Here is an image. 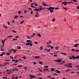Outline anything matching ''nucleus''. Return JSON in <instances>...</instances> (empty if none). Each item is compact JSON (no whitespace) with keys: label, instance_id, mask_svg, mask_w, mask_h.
Returning <instances> with one entry per match:
<instances>
[{"label":"nucleus","instance_id":"nucleus-54","mask_svg":"<svg viewBox=\"0 0 79 79\" xmlns=\"http://www.w3.org/2000/svg\"><path fill=\"white\" fill-rule=\"evenodd\" d=\"M44 6H47V4H44Z\"/></svg>","mask_w":79,"mask_h":79},{"label":"nucleus","instance_id":"nucleus-23","mask_svg":"<svg viewBox=\"0 0 79 79\" xmlns=\"http://www.w3.org/2000/svg\"><path fill=\"white\" fill-rule=\"evenodd\" d=\"M42 75V74L40 73H38L37 74V76H41Z\"/></svg>","mask_w":79,"mask_h":79},{"label":"nucleus","instance_id":"nucleus-34","mask_svg":"<svg viewBox=\"0 0 79 79\" xmlns=\"http://www.w3.org/2000/svg\"><path fill=\"white\" fill-rule=\"evenodd\" d=\"M8 37H13V36L12 35H9L8 36Z\"/></svg>","mask_w":79,"mask_h":79},{"label":"nucleus","instance_id":"nucleus-53","mask_svg":"<svg viewBox=\"0 0 79 79\" xmlns=\"http://www.w3.org/2000/svg\"><path fill=\"white\" fill-rule=\"evenodd\" d=\"M38 10H42V8H40Z\"/></svg>","mask_w":79,"mask_h":79},{"label":"nucleus","instance_id":"nucleus-58","mask_svg":"<svg viewBox=\"0 0 79 79\" xmlns=\"http://www.w3.org/2000/svg\"><path fill=\"white\" fill-rule=\"evenodd\" d=\"M24 11H25L24 13H26V12H27V10H24Z\"/></svg>","mask_w":79,"mask_h":79},{"label":"nucleus","instance_id":"nucleus-35","mask_svg":"<svg viewBox=\"0 0 79 79\" xmlns=\"http://www.w3.org/2000/svg\"><path fill=\"white\" fill-rule=\"evenodd\" d=\"M34 5L35 6H37V4H36L35 2H34Z\"/></svg>","mask_w":79,"mask_h":79},{"label":"nucleus","instance_id":"nucleus-8","mask_svg":"<svg viewBox=\"0 0 79 79\" xmlns=\"http://www.w3.org/2000/svg\"><path fill=\"white\" fill-rule=\"evenodd\" d=\"M49 42L47 43H46L47 44H50L51 43H52V42L50 41V40H48Z\"/></svg>","mask_w":79,"mask_h":79},{"label":"nucleus","instance_id":"nucleus-21","mask_svg":"<svg viewBox=\"0 0 79 79\" xmlns=\"http://www.w3.org/2000/svg\"><path fill=\"white\" fill-rule=\"evenodd\" d=\"M12 70L13 72L15 71H16V68H14V69H12Z\"/></svg>","mask_w":79,"mask_h":79},{"label":"nucleus","instance_id":"nucleus-61","mask_svg":"<svg viewBox=\"0 0 79 79\" xmlns=\"http://www.w3.org/2000/svg\"><path fill=\"white\" fill-rule=\"evenodd\" d=\"M0 56H3V54L2 53L1 54H0Z\"/></svg>","mask_w":79,"mask_h":79},{"label":"nucleus","instance_id":"nucleus-62","mask_svg":"<svg viewBox=\"0 0 79 79\" xmlns=\"http://www.w3.org/2000/svg\"><path fill=\"white\" fill-rule=\"evenodd\" d=\"M77 9H78V10H79V5L77 6Z\"/></svg>","mask_w":79,"mask_h":79},{"label":"nucleus","instance_id":"nucleus-24","mask_svg":"<svg viewBox=\"0 0 79 79\" xmlns=\"http://www.w3.org/2000/svg\"><path fill=\"white\" fill-rule=\"evenodd\" d=\"M24 22V20H23L20 22V24H23Z\"/></svg>","mask_w":79,"mask_h":79},{"label":"nucleus","instance_id":"nucleus-47","mask_svg":"<svg viewBox=\"0 0 79 79\" xmlns=\"http://www.w3.org/2000/svg\"><path fill=\"white\" fill-rule=\"evenodd\" d=\"M10 58L12 59H13V57H12L11 56H10Z\"/></svg>","mask_w":79,"mask_h":79},{"label":"nucleus","instance_id":"nucleus-30","mask_svg":"<svg viewBox=\"0 0 79 79\" xmlns=\"http://www.w3.org/2000/svg\"><path fill=\"white\" fill-rule=\"evenodd\" d=\"M34 10H35V11H38V10H39V9H34Z\"/></svg>","mask_w":79,"mask_h":79},{"label":"nucleus","instance_id":"nucleus-9","mask_svg":"<svg viewBox=\"0 0 79 79\" xmlns=\"http://www.w3.org/2000/svg\"><path fill=\"white\" fill-rule=\"evenodd\" d=\"M30 44V43H29V42H28L26 44V45H27V46H28Z\"/></svg>","mask_w":79,"mask_h":79},{"label":"nucleus","instance_id":"nucleus-14","mask_svg":"<svg viewBox=\"0 0 79 79\" xmlns=\"http://www.w3.org/2000/svg\"><path fill=\"white\" fill-rule=\"evenodd\" d=\"M39 64H43V62H41L40 61H39Z\"/></svg>","mask_w":79,"mask_h":79},{"label":"nucleus","instance_id":"nucleus-36","mask_svg":"<svg viewBox=\"0 0 79 79\" xmlns=\"http://www.w3.org/2000/svg\"><path fill=\"white\" fill-rule=\"evenodd\" d=\"M73 1L74 2H77V0H73Z\"/></svg>","mask_w":79,"mask_h":79},{"label":"nucleus","instance_id":"nucleus-49","mask_svg":"<svg viewBox=\"0 0 79 79\" xmlns=\"http://www.w3.org/2000/svg\"><path fill=\"white\" fill-rule=\"evenodd\" d=\"M54 75H55L56 76H57L58 74L56 73H53Z\"/></svg>","mask_w":79,"mask_h":79},{"label":"nucleus","instance_id":"nucleus-32","mask_svg":"<svg viewBox=\"0 0 79 79\" xmlns=\"http://www.w3.org/2000/svg\"><path fill=\"white\" fill-rule=\"evenodd\" d=\"M10 60H5V61H10Z\"/></svg>","mask_w":79,"mask_h":79},{"label":"nucleus","instance_id":"nucleus-41","mask_svg":"<svg viewBox=\"0 0 79 79\" xmlns=\"http://www.w3.org/2000/svg\"><path fill=\"white\" fill-rule=\"evenodd\" d=\"M50 10V11L51 13H53V10Z\"/></svg>","mask_w":79,"mask_h":79},{"label":"nucleus","instance_id":"nucleus-63","mask_svg":"<svg viewBox=\"0 0 79 79\" xmlns=\"http://www.w3.org/2000/svg\"><path fill=\"white\" fill-rule=\"evenodd\" d=\"M15 38H19V36H16Z\"/></svg>","mask_w":79,"mask_h":79},{"label":"nucleus","instance_id":"nucleus-45","mask_svg":"<svg viewBox=\"0 0 79 79\" xmlns=\"http://www.w3.org/2000/svg\"><path fill=\"white\" fill-rule=\"evenodd\" d=\"M72 51H73V52H74L75 51V49H72Z\"/></svg>","mask_w":79,"mask_h":79},{"label":"nucleus","instance_id":"nucleus-19","mask_svg":"<svg viewBox=\"0 0 79 79\" xmlns=\"http://www.w3.org/2000/svg\"><path fill=\"white\" fill-rule=\"evenodd\" d=\"M30 77H32V78H34V76H33V75H30Z\"/></svg>","mask_w":79,"mask_h":79},{"label":"nucleus","instance_id":"nucleus-33","mask_svg":"<svg viewBox=\"0 0 79 79\" xmlns=\"http://www.w3.org/2000/svg\"><path fill=\"white\" fill-rule=\"evenodd\" d=\"M26 41L27 42H30L31 41V40H27Z\"/></svg>","mask_w":79,"mask_h":79},{"label":"nucleus","instance_id":"nucleus-2","mask_svg":"<svg viewBox=\"0 0 79 79\" xmlns=\"http://www.w3.org/2000/svg\"><path fill=\"white\" fill-rule=\"evenodd\" d=\"M40 56H35L34 57L35 58H36V59H39V58H40Z\"/></svg>","mask_w":79,"mask_h":79},{"label":"nucleus","instance_id":"nucleus-15","mask_svg":"<svg viewBox=\"0 0 79 79\" xmlns=\"http://www.w3.org/2000/svg\"><path fill=\"white\" fill-rule=\"evenodd\" d=\"M51 70L52 71H55V69L53 68L51 69Z\"/></svg>","mask_w":79,"mask_h":79},{"label":"nucleus","instance_id":"nucleus-13","mask_svg":"<svg viewBox=\"0 0 79 79\" xmlns=\"http://www.w3.org/2000/svg\"><path fill=\"white\" fill-rule=\"evenodd\" d=\"M48 65H45L44 66V68H48Z\"/></svg>","mask_w":79,"mask_h":79},{"label":"nucleus","instance_id":"nucleus-5","mask_svg":"<svg viewBox=\"0 0 79 79\" xmlns=\"http://www.w3.org/2000/svg\"><path fill=\"white\" fill-rule=\"evenodd\" d=\"M79 45L78 44H75V45H74V47H77Z\"/></svg>","mask_w":79,"mask_h":79},{"label":"nucleus","instance_id":"nucleus-55","mask_svg":"<svg viewBox=\"0 0 79 79\" xmlns=\"http://www.w3.org/2000/svg\"><path fill=\"white\" fill-rule=\"evenodd\" d=\"M46 71H48L49 72V70H48V69L47 68L46 69H45Z\"/></svg>","mask_w":79,"mask_h":79},{"label":"nucleus","instance_id":"nucleus-22","mask_svg":"<svg viewBox=\"0 0 79 79\" xmlns=\"http://www.w3.org/2000/svg\"><path fill=\"white\" fill-rule=\"evenodd\" d=\"M2 44H5V42L3 40H2Z\"/></svg>","mask_w":79,"mask_h":79},{"label":"nucleus","instance_id":"nucleus-17","mask_svg":"<svg viewBox=\"0 0 79 79\" xmlns=\"http://www.w3.org/2000/svg\"><path fill=\"white\" fill-rule=\"evenodd\" d=\"M35 35V33H34L33 34V35H32L31 36V37H34V36Z\"/></svg>","mask_w":79,"mask_h":79},{"label":"nucleus","instance_id":"nucleus-18","mask_svg":"<svg viewBox=\"0 0 79 79\" xmlns=\"http://www.w3.org/2000/svg\"><path fill=\"white\" fill-rule=\"evenodd\" d=\"M48 77V78H49V79H50L51 78V77H52V76H47Z\"/></svg>","mask_w":79,"mask_h":79},{"label":"nucleus","instance_id":"nucleus-46","mask_svg":"<svg viewBox=\"0 0 79 79\" xmlns=\"http://www.w3.org/2000/svg\"><path fill=\"white\" fill-rule=\"evenodd\" d=\"M1 51H5V50H4V49H3V48H1Z\"/></svg>","mask_w":79,"mask_h":79},{"label":"nucleus","instance_id":"nucleus-59","mask_svg":"<svg viewBox=\"0 0 79 79\" xmlns=\"http://www.w3.org/2000/svg\"><path fill=\"white\" fill-rule=\"evenodd\" d=\"M17 40V39H13V40H14V41H15V40Z\"/></svg>","mask_w":79,"mask_h":79},{"label":"nucleus","instance_id":"nucleus-51","mask_svg":"<svg viewBox=\"0 0 79 79\" xmlns=\"http://www.w3.org/2000/svg\"><path fill=\"white\" fill-rule=\"evenodd\" d=\"M24 69H25V70H26V69H27V67H24Z\"/></svg>","mask_w":79,"mask_h":79},{"label":"nucleus","instance_id":"nucleus-20","mask_svg":"<svg viewBox=\"0 0 79 79\" xmlns=\"http://www.w3.org/2000/svg\"><path fill=\"white\" fill-rule=\"evenodd\" d=\"M68 64L69 65H70V66H73V64L72 63H69V64Z\"/></svg>","mask_w":79,"mask_h":79},{"label":"nucleus","instance_id":"nucleus-42","mask_svg":"<svg viewBox=\"0 0 79 79\" xmlns=\"http://www.w3.org/2000/svg\"><path fill=\"white\" fill-rule=\"evenodd\" d=\"M17 51V50H15L13 52H14V53H16V52Z\"/></svg>","mask_w":79,"mask_h":79},{"label":"nucleus","instance_id":"nucleus-10","mask_svg":"<svg viewBox=\"0 0 79 79\" xmlns=\"http://www.w3.org/2000/svg\"><path fill=\"white\" fill-rule=\"evenodd\" d=\"M11 70H10L9 72L7 73L8 74H10Z\"/></svg>","mask_w":79,"mask_h":79},{"label":"nucleus","instance_id":"nucleus-7","mask_svg":"<svg viewBox=\"0 0 79 79\" xmlns=\"http://www.w3.org/2000/svg\"><path fill=\"white\" fill-rule=\"evenodd\" d=\"M54 9H55V8H53V7L50 6V10H54Z\"/></svg>","mask_w":79,"mask_h":79},{"label":"nucleus","instance_id":"nucleus-16","mask_svg":"<svg viewBox=\"0 0 79 79\" xmlns=\"http://www.w3.org/2000/svg\"><path fill=\"white\" fill-rule=\"evenodd\" d=\"M38 37H41V35H40V34H38Z\"/></svg>","mask_w":79,"mask_h":79},{"label":"nucleus","instance_id":"nucleus-52","mask_svg":"<svg viewBox=\"0 0 79 79\" xmlns=\"http://www.w3.org/2000/svg\"><path fill=\"white\" fill-rule=\"evenodd\" d=\"M35 44H38V43H37L36 41H35Z\"/></svg>","mask_w":79,"mask_h":79},{"label":"nucleus","instance_id":"nucleus-43","mask_svg":"<svg viewBox=\"0 0 79 79\" xmlns=\"http://www.w3.org/2000/svg\"><path fill=\"white\" fill-rule=\"evenodd\" d=\"M54 48L53 46H51V48H50L51 49H52V48Z\"/></svg>","mask_w":79,"mask_h":79},{"label":"nucleus","instance_id":"nucleus-50","mask_svg":"<svg viewBox=\"0 0 79 79\" xmlns=\"http://www.w3.org/2000/svg\"><path fill=\"white\" fill-rule=\"evenodd\" d=\"M40 49H41V50H42V49H43V48L42 47H40Z\"/></svg>","mask_w":79,"mask_h":79},{"label":"nucleus","instance_id":"nucleus-4","mask_svg":"<svg viewBox=\"0 0 79 79\" xmlns=\"http://www.w3.org/2000/svg\"><path fill=\"white\" fill-rule=\"evenodd\" d=\"M55 71H56L57 73H60V71H59L58 70H56Z\"/></svg>","mask_w":79,"mask_h":79},{"label":"nucleus","instance_id":"nucleus-29","mask_svg":"<svg viewBox=\"0 0 79 79\" xmlns=\"http://www.w3.org/2000/svg\"><path fill=\"white\" fill-rule=\"evenodd\" d=\"M3 27H4V28H6V29H8V27H6V26H3Z\"/></svg>","mask_w":79,"mask_h":79},{"label":"nucleus","instance_id":"nucleus-40","mask_svg":"<svg viewBox=\"0 0 79 79\" xmlns=\"http://www.w3.org/2000/svg\"><path fill=\"white\" fill-rule=\"evenodd\" d=\"M18 48H19V49H21V47L20 46H19Z\"/></svg>","mask_w":79,"mask_h":79},{"label":"nucleus","instance_id":"nucleus-37","mask_svg":"<svg viewBox=\"0 0 79 79\" xmlns=\"http://www.w3.org/2000/svg\"><path fill=\"white\" fill-rule=\"evenodd\" d=\"M12 32H14V33H16V31H15L12 30Z\"/></svg>","mask_w":79,"mask_h":79},{"label":"nucleus","instance_id":"nucleus-12","mask_svg":"<svg viewBox=\"0 0 79 79\" xmlns=\"http://www.w3.org/2000/svg\"><path fill=\"white\" fill-rule=\"evenodd\" d=\"M72 58L73 59V60H74L75 59V57H74V56H72Z\"/></svg>","mask_w":79,"mask_h":79},{"label":"nucleus","instance_id":"nucleus-3","mask_svg":"<svg viewBox=\"0 0 79 79\" xmlns=\"http://www.w3.org/2000/svg\"><path fill=\"white\" fill-rule=\"evenodd\" d=\"M62 60V59H58V63H60L61 62Z\"/></svg>","mask_w":79,"mask_h":79},{"label":"nucleus","instance_id":"nucleus-26","mask_svg":"<svg viewBox=\"0 0 79 79\" xmlns=\"http://www.w3.org/2000/svg\"><path fill=\"white\" fill-rule=\"evenodd\" d=\"M52 21L53 22H54V21H55V18H53Z\"/></svg>","mask_w":79,"mask_h":79},{"label":"nucleus","instance_id":"nucleus-44","mask_svg":"<svg viewBox=\"0 0 79 79\" xmlns=\"http://www.w3.org/2000/svg\"><path fill=\"white\" fill-rule=\"evenodd\" d=\"M47 47H51V45H47Z\"/></svg>","mask_w":79,"mask_h":79},{"label":"nucleus","instance_id":"nucleus-28","mask_svg":"<svg viewBox=\"0 0 79 79\" xmlns=\"http://www.w3.org/2000/svg\"><path fill=\"white\" fill-rule=\"evenodd\" d=\"M22 58H23L24 60H26V57L25 56H23L22 57Z\"/></svg>","mask_w":79,"mask_h":79},{"label":"nucleus","instance_id":"nucleus-48","mask_svg":"<svg viewBox=\"0 0 79 79\" xmlns=\"http://www.w3.org/2000/svg\"><path fill=\"white\" fill-rule=\"evenodd\" d=\"M54 56L56 57V56H57V54H54Z\"/></svg>","mask_w":79,"mask_h":79},{"label":"nucleus","instance_id":"nucleus-64","mask_svg":"<svg viewBox=\"0 0 79 79\" xmlns=\"http://www.w3.org/2000/svg\"><path fill=\"white\" fill-rule=\"evenodd\" d=\"M33 64H36V62H34Z\"/></svg>","mask_w":79,"mask_h":79},{"label":"nucleus","instance_id":"nucleus-60","mask_svg":"<svg viewBox=\"0 0 79 79\" xmlns=\"http://www.w3.org/2000/svg\"><path fill=\"white\" fill-rule=\"evenodd\" d=\"M18 67H22V66L21 65H19L18 66Z\"/></svg>","mask_w":79,"mask_h":79},{"label":"nucleus","instance_id":"nucleus-1","mask_svg":"<svg viewBox=\"0 0 79 79\" xmlns=\"http://www.w3.org/2000/svg\"><path fill=\"white\" fill-rule=\"evenodd\" d=\"M61 3L64 4V5H67V2H61Z\"/></svg>","mask_w":79,"mask_h":79},{"label":"nucleus","instance_id":"nucleus-27","mask_svg":"<svg viewBox=\"0 0 79 79\" xmlns=\"http://www.w3.org/2000/svg\"><path fill=\"white\" fill-rule=\"evenodd\" d=\"M18 61H19V60H16L15 61V63H18Z\"/></svg>","mask_w":79,"mask_h":79},{"label":"nucleus","instance_id":"nucleus-57","mask_svg":"<svg viewBox=\"0 0 79 79\" xmlns=\"http://www.w3.org/2000/svg\"><path fill=\"white\" fill-rule=\"evenodd\" d=\"M75 52H79V50H76L75 51Z\"/></svg>","mask_w":79,"mask_h":79},{"label":"nucleus","instance_id":"nucleus-38","mask_svg":"<svg viewBox=\"0 0 79 79\" xmlns=\"http://www.w3.org/2000/svg\"><path fill=\"white\" fill-rule=\"evenodd\" d=\"M21 11H18V13L19 15L21 14Z\"/></svg>","mask_w":79,"mask_h":79},{"label":"nucleus","instance_id":"nucleus-25","mask_svg":"<svg viewBox=\"0 0 79 79\" xmlns=\"http://www.w3.org/2000/svg\"><path fill=\"white\" fill-rule=\"evenodd\" d=\"M29 45L31 46V47H32L33 45V44H32V43H30H30Z\"/></svg>","mask_w":79,"mask_h":79},{"label":"nucleus","instance_id":"nucleus-56","mask_svg":"<svg viewBox=\"0 0 79 79\" xmlns=\"http://www.w3.org/2000/svg\"><path fill=\"white\" fill-rule=\"evenodd\" d=\"M30 6L31 7H32V8H35V7H34V6H33V5H31Z\"/></svg>","mask_w":79,"mask_h":79},{"label":"nucleus","instance_id":"nucleus-6","mask_svg":"<svg viewBox=\"0 0 79 79\" xmlns=\"http://www.w3.org/2000/svg\"><path fill=\"white\" fill-rule=\"evenodd\" d=\"M79 59V55L77 56H76V57H75V59Z\"/></svg>","mask_w":79,"mask_h":79},{"label":"nucleus","instance_id":"nucleus-39","mask_svg":"<svg viewBox=\"0 0 79 79\" xmlns=\"http://www.w3.org/2000/svg\"><path fill=\"white\" fill-rule=\"evenodd\" d=\"M55 48L56 50H58V47H56Z\"/></svg>","mask_w":79,"mask_h":79},{"label":"nucleus","instance_id":"nucleus-11","mask_svg":"<svg viewBox=\"0 0 79 79\" xmlns=\"http://www.w3.org/2000/svg\"><path fill=\"white\" fill-rule=\"evenodd\" d=\"M17 18H18V15H15L14 17V19H15Z\"/></svg>","mask_w":79,"mask_h":79},{"label":"nucleus","instance_id":"nucleus-31","mask_svg":"<svg viewBox=\"0 0 79 79\" xmlns=\"http://www.w3.org/2000/svg\"><path fill=\"white\" fill-rule=\"evenodd\" d=\"M7 78H8V77H3V79H7Z\"/></svg>","mask_w":79,"mask_h":79}]
</instances>
